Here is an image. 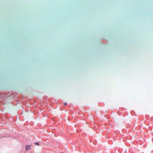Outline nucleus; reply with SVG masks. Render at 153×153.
Here are the masks:
<instances>
[{"label":"nucleus","mask_w":153,"mask_h":153,"mask_svg":"<svg viewBox=\"0 0 153 153\" xmlns=\"http://www.w3.org/2000/svg\"><path fill=\"white\" fill-rule=\"evenodd\" d=\"M31 146L30 145H27L26 146L25 149L26 150H29L30 149Z\"/></svg>","instance_id":"f257e3e1"},{"label":"nucleus","mask_w":153,"mask_h":153,"mask_svg":"<svg viewBox=\"0 0 153 153\" xmlns=\"http://www.w3.org/2000/svg\"><path fill=\"white\" fill-rule=\"evenodd\" d=\"M35 144L36 145L39 146V143L38 142H36L35 143Z\"/></svg>","instance_id":"f03ea898"},{"label":"nucleus","mask_w":153,"mask_h":153,"mask_svg":"<svg viewBox=\"0 0 153 153\" xmlns=\"http://www.w3.org/2000/svg\"><path fill=\"white\" fill-rule=\"evenodd\" d=\"M67 104V103L66 102H64L63 103V105H66Z\"/></svg>","instance_id":"7ed1b4c3"}]
</instances>
